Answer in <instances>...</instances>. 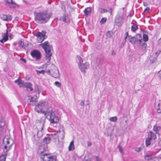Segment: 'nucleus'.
I'll return each instance as SVG.
<instances>
[{
	"mask_svg": "<svg viewBox=\"0 0 161 161\" xmlns=\"http://www.w3.org/2000/svg\"><path fill=\"white\" fill-rule=\"evenodd\" d=\"M51 17V14L47 12H42L35 14V19L39 23L45 24L48 21Z\"/></svg>",
	"mask_w": 161,
	"mask_h": 161,
	"instance_id": "f257e3e1",
	"label": "nucleus"
},
{
	"mask_svg": "<svg viewBox=\"0 0 161 161\" xmlns=\"http://www.w3.org/2000/svg\"><path fill=\"white\" fill-rule=\"evenodd\" d=\"M46 53L45 59L47 61V64L50 63L51 59V56L52 55L51 50L53 48L52 46L49 44L48 41H46L44 43L40 44Z\"/></svg>",
	"mask_w": 161,
	"mask_h": 161,
	"instance_id": "f03ea898",
	"label": "nucleus"
},
{
	"mask_svg": "<svg viewBox=\"0 0 161 161\" xmlns=\"http://www.w3.org/2000/svg\"><path fill=\"white\" fill-rule=\"evenodd\" d=\"M47 102L43 101H40L36 106L35 110L38 113H42L44 114L45 116H46L47 113L42 109L47 106Z\"/></svg>",
	"mask_w": 161,
	"mask_h": 161,
	"instance_id": "7ed1b4c3",
	"label": "nucleus"
},
{
	"mask_svg": "<svg viewBox=\"0 0 161 161\" xmlns=\"http://www.w3.org/2000/svg\"><path fill=\"white\" fill-rule=\"evenodd\" d=\"M49 112L47 111L48 113V115L49 116V120L52 123H58L59 120V117L56 115L54 112H52V109L50 108Z\"/></svg>",
	"mask_w": 161,
	"mask_h": 161,
	"instance_id": "20e7f679",
	"label": "nucleus"
},
{
	"mask_svg": "<svg viewBox=\"0 0 161 161\" xmlns=\"http://www.w3.org/2000/svg\"><path fill=\"white\" fill-rule=\"evenodd\" d=\"M40 158L43 161H57L55 156H52L48 154L41 155Z\"/></svg>",
	"mask_w": 161,
	"mask_h": 161,
	"instance_id": "39448f33",
	"label": "nucleus"
},
{
	"mask_svg": "<svg viewBox=\"0 0 161 161\" xmlns=\"http://www.w3.org/2000/svg\"><path fill=\"white\" fill-rule=\"evenodd\" d=\"M156 138V134L152 131H150L148 134V137L146 140V145L148 146L150 145L151 141L152 138L155 139Z\"/></svg>",
	"mask_w": 161,
	"mask_h": 161,
	"instance_id": "423d86ee",
	"label": "nucleus"
},
{
	"mask_svg": "<svg viewBox=\"0 0 161 161\" xmlns=\"http://www.w3.org/2000/svg\"><path fill=\"white\" fill-rule=\"evenodd\" d=\"M31 54L32 57L36 58V60H40L41 58V53L38 50H32L31 53Z\"/></svg>",
	"mask_w": 161,
	"mask_h": 161,
	"instance_id": "0eeeda50",
	"label": "nucleus"
},
{
	"mask_svg": "<svg viewBox=\"0 0 161 161\" xmlns=\"http://www.w3.org/2000/svg\"><path fill=\"white\" fill-rule=\"evenodd\" d=\"M27 97L28 99L27 100V102L28 104L32 106L35 105L37 102L36 96H34V97H31L28 96Z\"/></svg>",
	"mask_w": 161,
	"mask_h": 161,
	"instance_id": "6e6552de",
	"label": "nucleus"
},
{
	"mask_svg": "<svg viewBox=\"0 0 161 161\" xmlns=\"http://www.w3.org/2000/svg\"><path fill=\"white\" fill-rule=\"evenodd\" d=\"M46 32L45 31H42V32H38L36 36L38 37H40L39 42H42L46 38L47 36L45 35Z\"/></svg>",
	"mask_w": 161,
	"mask_h": 161,
	"instance_id": "1a4fd4ad",
	"label": "nucleus"
},
{
	"mask_svg": "<svg viewBox=\"0 0 161 161\" xmlns=\"http://www.w3.org/2000/svg\"><path fill=\"white\" fill-rule=\"evenodd\" d=\"M53 69L51 70V74L53 77L55 78H58L60 76L58 70L54 65H53Z\"/></svg>",
	"mask_w": 161,
	"mask_h": 161,
	"instance_id": "9d476101",
	"label": "nucleus"
},
{
	"mask_svg": "<svg viewBox=\"0 0 161 161\" xmlns=\"http://www.w3.org/2000/svg\"><path fill=\"white\" fill-rule=\"evenodd\" d=\"M114 127L113 126L108 127L106 130L104 134L107 136H111L114 130Z\"/></svg>",
	"mask_w": 161,
	"mask_h": 161,
	"instance_id": "9b49d317",
	"label": "nucleus"
},
{
	"mask_svg": "<svg viewBox=\"0 0 161 161\" xmlns=\"http://www.w3.org/2000/svg\"><path fill=\"white\" fill-rule=\"evenodd\" d=\"M89 67V64L87 63L81 64H80V65L79 66L80 69L84 73H85V69H88Z\"/></svg>",
	"mask_w": 161,
	"mask_h": 161,
	"instance_id": "f8f14e48",
	"label": "nucleus"
},
{
	"mask_svg": "<svg viewBox=\"0 0 161 161\" xmlns=\"http://www.w3.org/2000/svg\"><path fill=\"white\" fill-rule=\"evenodd\" d=\"M0 17L2 20L6 21H10L12 18L11 15L7 14L1 15Z\"/></svg>",
	"mask_w": 161,
	"mask_h": 161,
	"instance_id": "ddd939ff",
	"label": "nucleus"
},
{
	"mask_svg": "<svg viewBox=\"0 0 161 161\" xmlns=\"http://www.w3.org/2000/svg\"><path fill=\"white\" fill-rule=\"evenodd\" d=\"M40 125H41V131H37V136L39 138L41 137L43 135L42 130L43 129V125L44 124V121L42 120H40Z\"/></svg>",
	"mask_w": 161,
	"mask_h": 161,
	"instance_id": "4468645a",
	"label": "nucleus"
},
{
	"mask_svg": "<svg viewBox=\"0 0 161 161\" xmlns=\"http://www.w3.org/2000/svg\"><path fill=\"white\" fill-rule=\"evenodd\" d=\"M122 17L121 16L118 15L116 16L115 19L116 25L118 26L120 25L122 21Z\"/></svg>",
	"mask_w": 161,
	"mask_h": 161,
	"instance_id": "2eb2a0df",
	"label": "nucleus"
},
{
	"mask_svg": "<svg viewBox=\"0 0 161 161\" xmlns=\"http://www.w3.org/2000/svg\"><path fill=\"white\" fill-rule=\"evenodd\" d=\"M2 39L0 40V42L3 43L8 40V31L2 35Z\"/></svg>",
	"mask_w": 161,
	"mask_h": 161,
	"instance_id": "dca6fc26",
	"label": "nucleus"
},
{
	"mask_svg": "<svg viewBox=\"0 0 161 161\" xmlns=\"http://www.w3.org/2000/svg\"><path fill=\"white\" fill-rule=\"evenodd\" d=\"M134 40H136V42H139L140 44H141L142 42H143V40L142 39V37L141 35L139 34H137L135 36H134Z\"/></svg>",
	"mask_w": 161,
	"mask_h": 161,
	"instance_id": "f3484780",
	"label": "nucleus"
},
{
	"mask_svg": "<svg viewBox=\"0 0 161 161\" xmlns=\"http://www.w3.org/2000/svg\"><path fill=\"white\" fill-rule=\"evenodd\" d=\"M61 19L66 23H68L70 21V19L68 16L65 14H64L61 17Z\"/></svg>",
	"mask_w": 161,
	"mask_h": 161,
	"instance_id": "a211bd4d",
	"label": "nucleus"
},
{
	"mask_svg": "<svg viewBox=\"0 0 161 161\" xmlns=\"http://www.w3.org/2000/svg\"><path fill=\"white\" fill-rule=\"evenodd\" d=\"M13 144V142H12L10 145H5L4 146V147L3 148V151L5 153H7L8 151L10 150V147Z\"/></svg>",
	"mask_w": 161,
	"mask_h": 161,
	"instance_id": "6ab92c4d",
	"label": "nucleus"
},
{
	"mask_svg": "<svg viewBox=\"0 0 161 161\" xmlns=\"http://www.w3.org/2000/svg\"><path fill=\"white\" fill-rule=\"evenodd\" d=\"M4 129H0V140H1V139L2 138L3 142H4V140L6 139L5 138H3L4 136Z\"/></svg>",
	"mask_w": 161,
	"mask_h": 161,
	"instance_id": "aec40b11",
	"label": "nucleus"
},
{
	"mask_svg": "<svg viewBox=\"0 0 161 161\" xmlns=\"http://www.w3.org/2000/svg\"><path fill=\"white\" fill-rule=\"evenodd\" d=\"M91 12V8L90 7L87 8L85 9L84 12L86 16L89 15Z\"/></svg>",
	"mask_w": 161,
	"mask_h": 161,
	"instance_id": "412c9836",
	"label": "nucleus"
},
{
	"mask_svg": "<svg viewBox=\"0 0 161 161\" xmlns=\"http://www.w3.org/2000/svg\"><path fill=\"white\" fill-rule=\"evenodd\" d=\"M23 82L24 81L23 80L19 78L14 81V82L15 83L18 84L20 87H21L22 85H23Z\"/></svg>",
	"mask_w": 161,
	"mask_h": 161,
	"instance_id": "4be33fe9",
	"label": "nucleus"
},
{
	"mask_svg": "<svg viewBox=\"0 0 161 161\" xmlns=\"http://www.w3.org/2000/svg\"><path fill=\"white\" fill-rule=\"evenodd\" d=\"M74 141H72L69 147V151L73 150L74 148Z\"/></svg>",
	"mask_w": 161,
	"mask_h": 161,
	"instance_id": "5701e85b",
	"label": "nucleus"
},
{
	"mask_svg": "<svg viewBox=\"0 0 161 161\" xmlns=\"http://www.w3.org/2000/svg\"><path fill=\"white\" fill-rule=\"evenodd\" d=\"M6 123L3 120H0V129H4Z\"/></svg>",
	"mask_w": 161,
	"mask_h": 161,
	"instance_id": "b1692460",
	"label": "nucleus"
},
{
	"mask_svg": "<svg viewBox=\"0 0 161 161\" xmlns=\"http://www.w3.org/2000/svg\"><path fill=\"white\" fill-rule=\"evenodd\" d=\"M31 86L32 84L31 83L23 82V83L22 87H25L29 88V87H31Z\"/></svg>",
	"mask_w": 161,
	"mask_h": 161,
	"instance_id": "393cba45",
	"label": "nucleus"
},
{
	"mask_svg": "<svg viewBox=\"0 0 161 161\" xmlns=\"http://www.w3.org/2000/svg\"><path fill=\"white\" fill-rule=\"evenodd\" d=\"M156 108L157 109V112L158 113H161V101L158 104Z\"/></svg>",
	"mask_w": 161,
	"mask_h": 161,
	"instance_id": "a878e982",
	"label": "nucleus"
},
{
	"mask_svg": "<svg viewBox=\"0 0 161 161\" xmlns=\"http://www.w3.org/2000/svg\"><path fill=\"white\" fill-rule=\"evenodd\" d=\"M51 138L50 137H45L43 139V141L46 144L49 143L51 142Z\"/></svg>",
	"mask_w": 161,
	"mask_h": 161,
	"instance_id": "bb28decb",
	"label": "nucleus"
},
{
	"mask_svg": "<svg viewBox=\"0 0 161 161\" xmlns=\"http://www.w3.org/2000/svg\"><path fill=\"white\" fill-rule=\"evenodd\" d=\"M161 127L159 126H158L157 125H155L154 126L153 128V130L154 131L157 133V132L160 130Z\"/></svg>",
	"mask_w": 161,
	"mask_h": 161,
	"instance_id": "cd10ccee",
	"label": "nucleus"
},
{
	"mask_svg": "<svg viewBox=\"0 0 161 161\" xmlns=\"http://www.w3.org/2000/svg\"><path fill=\"white\" fill-rule=\"evenodd\" d=\"M11 8H15L18 7V5L14 2L9 5Z\"/></svg>",
	"mask_w": 161,
	"mask_h": 161,
	"instance_id": "c85d7f7f",
	"label": "nucleus"
},
{
	"mask_svg": "<svg viewBox=\"0 0 161 161\" xmlns=\"http://www.w3.org/2000/svg\"><path fill=\"white\" fill-rule=\"evenodd\" d=\"M39 137H36L35 135H33L32 138V140L34 143H36L38 142L39 140Z\"/></svg>",
	"mask_w": 161,
	"mask_h": 161,
	"instance_id": "c756f323",
	"label": "nucleus"
},
{
	"mask_svg": "<svg viewBox=\"0 0 161 161\" xmlns=\"http://www.w3.org/2000/svg\"><path fill=\"white\" fill-rule=\"evenodd\" d=\"M6 153H5L4 154H2L0 156V161H5L6 158Z\"/></svg>",
	"mask_w": 161,
	"mask_h": 161,
	"instance_id": "7c9ffc66",
	"label": "nucleus"
},
{
	"mask_svg": "<svg viewBox=\"0 0 161 161\" xmlns=\"http://www.w3.org/2000/svg\"><path fill=\"white\" fill-rule=\"evenodd\" d=\"M128 40L129 42H131L132 44H134L136 43V40H134V37L130 36L128 38Z\"/></svg>",
	"mask_w": 161,
	"mask_h": 161,
	"instance_id": "2f4dec72",
	"label": "nucleus"
},
{
	"mask_svg": "<svg viewBox=\"0 0 161 161\" xmlns=\"http://www.w3.org/2000/svg\"><path fill=\"white\" fill-rule=\"evenodd\" d=\"M50 136L53 139H56L58 138V136L56 133H53L50 135Z\"/></svg>",
	"mask_w": 161,
	"mask_h": 161,
	"instance_id": "473e14b6",
	"label": "nucleus"
},
{
	"mask_svg": "<svg viewBox=\"0 0 161 161\" xmlns=\"http://www.w3.org/2000/svg\"><path fill=\"white\" fill-rule=\"evenodd\" d=\"M145 159L146 160L149 161L152 159V156L151 155H146L145 156Z\"/></svg>",
	"mask_w": 161,
	"mask_h": 161,
	"instance_id": "72a5a7b5",
	"label": "nucleus"
},
{
	"mask_svg": "<svg viewBox=\"0 0 161 161\" xmlns=\"http://www.w3.org/2000/svg\"><path fill=\"white\" fill-rule=\"evenodd\" d=\"M143 40L145 42H146L148 40V37L147 34H144L143 36Z\"/></svg>",
	"mask_w": 161,
	"mask_h": 161,
	"instance_id": "f704fd0d",
	"label": "nucleus"
},
{
	"mask_svg": "<svg viewBox=\"0 0 161 161\" xmlns=\"http://www.w3.org/2000/svg\"><path fill=\"white\" fill-rule=\"evenodd\" d=\"M137 29L138 27L136 25H133L131 28V31L134 32Z\"/></svg>",
	"mask_w": 161,
	"mask_h": 161,
	"instance_id": "c9c22d12",
	"label": "nucleus"
},
{
	"mask_svg": "<svg viewBox=\"0 0 161 161\" xmlns=\"http://www.w3.org/2000/svg\"><path fill=\"white\" fill-rule=\"evenodd\" d=\"M142 49L143 50H145L147 47V43L145 42H142Z\"/></svg>",
	"mask_w": 161,
	"mask_h": 161,
	"instance_id": "e433bc0d",
	"label": "nucleus"
},
{
	"mask_svg": "<svg viewBox=\"0 0 161 161\" xmlns=\"http://www.w3.org/2000/svg\"><path fill=\"white\" fill-rule=\"evenodd\" d=\"M109 120L111 121L115 122L117 120V118L116 116L112 117L110 118Z\"/></svg>",
	"mask_w": 161,
	"mask_h": 161,
	"instance_id": "4c0bfd02",
	"label": "nucleus"
},
{
	"mask_svg": "<svg viewBox=\"0 0 161 161\" xmlns=\"http://www.w3.org/2000/svg\"><path fill=\"white\" fill-rule=\"evenodd\" d=\"M99 9L100 10V13L101 14L107 13L108 12V11L107 10L103 8H100Z\"/></svg>",
	"mask_w": 161,
	"mask_h": 161,
	"instance_id": "58836bf2",
	"label": "nucleus"
},
{
	"mask_svg": "<svg viewBox=\"0 0 161 161\" xmlns=\"http://www.w3.org/2000/svg\"><path fill=\"white\" fill-rule=\"evenodd\" d=\"M37 72V74L38 75H40L41 74H44L45 72V71L44 70H36Z\"/></svg>",
	"mask_w": 161,
	"mask_h": 161,
	"instance_id": "ea45409f",
	"label": "nucleus"
},
{
	"mask_svg": "<svg viewBox=\"0 0 161 161\" xmlns=\"http://www.w3.org/2000/svg\"><path fill=\"white\" fill-rule=\"evenodd\" d=\"M18 44L20 47H23L24 45V42L22 40H21L19 41Z\"/></svg>",
	"mask_w": 161,
	"mask_h": 161,
	"instance_id": "a19ab883",
	"label": "nucleus"
},
{
	"mask_svg": "<svg viewBox=\"0 0 161 161\" xmlns=\"http://www.w3.org/2000/svg\"><path fill=\"white\" fill-rule=\"evenodd\" d=\"M118 148H119V151L120 152V153H123V148H122V147L120 146V145L119 144L118 146Z\"/></svg>",
	"mask_w": 161,
	"mask_h": 161,
	"instance_id": "79ce46f5",
	"label": "nucleus"
},
{
	"mask_svg": "<svg viewBox=\"0 0 161 161\" xmlns=\"http://www.w3.org/2000/svg\"><path fill=\"white\" fill-rule=\"evenodd\" d=\"M6 140L7 142V144L6 145H10V144H9V143L10 142H11V144L12 143V142H13L10 139H6Z\"/></svg>",
	"mask_w": 161,
	"mask_h": 161,
	"instance_id": "37998d69",
	"label": "nucleus"
},
{
	"mask_svg": "<svg viewBox=\"0 0 161 161\" xmlns=\"http://www.w3.org/2000/svg\"><path fill=\"white\" fill-rule=\"evenodd\" d=\"M54 84L56 86L58 87H60L61 85V83L58 81L55 82Z\"/></svg>",
	"mask_w": 161,
	"mask_h": 161,
	"instance_id": "c03bdc74",
	"label": "nucleus"
},
{
	"mask_svg": "<svg viewBox=\"0 0 161 161\" xmlns=\"http://www.w3.org/2000/svg\"><path fill=\"white\" fill-rule=\"evenodd\" d=\"M35 90L36 91L38 92V94H39L42 91L41 89L40 88H39L38 86H37V88L36 87V88Z\"/></svg>",
	"mask_w": 161,
	"mask_h": 161,
	"instance_id": "a18cd8bd",
	"label": "nucleus"
},
{
	"mask_svg": "<svg viewBox=\"0 0 161 161\" xmlns=\"http://www.w3.org/2000/svg\"><path fill=\"white\" fill-rule=\"evenodd\" d=\"M13 2L12 0H7L6 4L9 5Z\"/></svg>",
	"mask_w": 161,
	"mask_h": 161,
	"instance_id": "49530a36",
	"label": "nucleus"
},
{
	"mask_svg": "<svg viewBox=\"0 0 161 161\" xmlns=\"http://www.w3.org/2000/svg\"><path fill=\"white\" fill-rule=\"evenodd\" d=\"M78 58H79L78 65L79 66V65H80V64H81V63L82 62L83 60L80 57H78Z\"/></svg>",
	"mask_w": 161,
	"mask_h": 161,
	"instance_id": "de8ad7c7",
	"label": "nucleus"
},
{
	"mask_svg": "<svg viewBox=\"0 0 161 161\" xmlns=\"http://www.w3.org/2000/svg\"><path fill=\"white\" fill-rule=\"evenodd\" d=\"M106 19L105 18H103L101 21H100V23H104L106 21Z\"/></svg>",
	"mask_w": 161,
	"mask_h": 161,
	"instance_id": "09e8293b",
	"label": "nucleus"
},
{
	"mask_svg": "<svg viewBox=\"0 0 161 161\" xmlns=\"http://www.w3.org/2000/svg\"><path fill=\"white\" fill-rule=\"evenodd\" d=\"M106 36L108 37H110L111 36V34L109 31H108L106 32Z\"/></svg>",
	"mask_w": 161,
	"mask_h": 161,
	"instance_id": "8fccbe9b",
	"label": "nucleus"
},
{
	"mask_svg": "<svg viewBox=\"0 0 161 161\" xmlns=\"http://www.w3.org/2000/svg\"><path fill=\"white\" fill-rule=\"evenodd\" d=\"M125 35H126V36L125 37V38L124 39L125 41H126V39L127 37H128V38L129 37H130V36L128 35V32H126Z\"/></svg>",
	"mask_w": 161,
	"mask_h": 161,
	"instance_id": "3c124183",
	"label": "nucleus"
},
{
	"mask_svg": "<svg viewBox=\"0 0 161 161\" xmlns=\"http://www.w3.org/2000/svg\"><path fill=\"white\" fill-rule=\"evenodd\" d=\"M158 76L161 80V70L158 71Z\"/></svg>",
	"mask_w": 161,
	"mask_h": 161,
	"instance_id": "603ef678",
	"label": "nucleus"
},
{
	"mask_svg": "<svg viewBox=\"0 0 161 161\" xmlns=\"http://www.w3.org/2000/svg\"><path fill=\"white\" fill-rule=\"evenodd\" d=\"M150 10V8L148 7L147 8L144 10V12H148Z\"/></svg>",
	"mask_w": 161,
	"mask_h": 161,
	"instance_id": "864d4df0",
	"label": "nucleus"
},
{
	"mask_svg": "<svg viewBox=\"0 0 161 161\" xmlns=\"http://www.w3.org/2000/svg\"><path fill=\"white\" fill-rule=\"evenodd\" d=\"M20 60L22 61H23V62H24V63H25L26 62V60L25 59H24L22 58H20Z\"/></svg>",
	"mask_w": 161,
	"mask_h": 161,
	"instance_id": "5fc2aeb1",
	"label": "nucleus"
},
{
	"mask_svg": "<svg viewBox=\"0 0 161 161\" xmlns=\"http://www.w3.org/2000/svg\"><path fill=\"white\" fill-rule=\"evenodd\" d=\"M115 54H116V52L114 50H113L112 51L111 55H115Z\"/></svg>",
	"mask_w": 161,
	"mask_h": 161,
	"instance_id": "6e6d98bb",
	"label": "nucleus"
},
{
	"mask_svg": "<svg viewBox=\"0 0 161 161\" xmlns=\"http://www.w3.org/2000/svg\"><path fill=\"white\" fill-rule=\"evenodd\" d=\"M87 144L88 146L89 147L91 146L92 145L91 142L89 141H88L87 142Z\"/></svg>",
	"mask_w": 161,
	"mask_h": 161,
	"instance_id": "4d7b16f0",
	"label": "nucleus"
},
{
	"mask_svg": "<svg viewBox=\"0 0 161 161\" xmlns=\"http://www.w3.org/2000/svg\"><path fill=\"white\" fill-rule=\"evenodd\" d=\"M80 104L81 106H84V101H82L80 102Z\"/></svg>",
	"mask_w": 161,
	"mask_h": 161,
	"instance_id": "13d9d810",
	"label": "nucleus"
},
{
	"mask_svg": "<svg viewBox=\"0 0 161 161\" xmlns=\"http://www.w3.org/2000/svg\"><path fill=\"white\" fill-rule=\"evenodd\" d=\"M50 108H51H51H48V110L46 111V112H45L47 113L46 115V116H47V115H48V113H47V111L49 112L50 110Z\"/></svg>",
	"mask_w": 161,
	"mask_h": 161,
	"instance_id": "bf43d9fd",
	"label": "nucleus"
},
{
	"mask_svg": "<svg viewBox=\"0 0 161 161\" xmlns=\"http://www.w3.org/2000/svg\"><path fill=\"white\" fill-rule=\"evenodd\" d=\"M112 11L113 9L112 8H110L109 9V12L111 14H112Z\"/></svg>",
	"mask_w": 161,
	"mask_h": 161,
	"instance_id": "052dcab7",
	"label": "nucleus"
},
{
	"mask_svg": "<svg viewBox=\"0 0 161 161\" xmlns=\"http://www.w3.org/2000/svg\"><path fill=\"white\" fill-rule=\"evenodd\" d=\"M141 150V148H139L138 150H136V151L138 152H139Z\"/></svg>",
	"mask_w": 161,
	"mask_h": 161,
	"instance_id": "680f3d73",
	"label": "nucleus"
},
{
	"mask_svg": "<svg viewBox=\"0 0 161 161\" xmlns=\"http://www.w3.org/2000/svg\"><path fill=\"white\" fill-rule=\"evenodd\" d=\"M29 88L30 89V91H31L33 90V88L31 87H29Z\"/></svg>",
	"mask_w": 161,
	"mask_h": 161,
	"instance_id": "e2e57ef3",
	"label": "nucleus"
},
{
	"mask_svg": "<svg viewBox=\"0 0 161 161\" xmlns=\"http://www.w3.org/2000/svg\"><path fill=\"white\" fill-rule=\"evenodd\" d=\"M47 73H50L51 74V70H48L47 71Z\"/></svg>",
	"mask_w": 161,
	"mask_h": 161,
	"instance_id": "0e129e2a",
	"label": "nucleus"
},
{
	"mask_svg": "<svg viewBox=\"0 0 161 161\" xmlns=\"http://www.w3.org/2000/svg\"><path fill=\"white\" fill-rule=\"evenodd\" d=\"M159 157L161 159V154L159 155Z\"/></svg>",
	"mask_w": 161,
	"mask_h": 161,
	"instance_id": "69168bd1",
	"label": "nucleus"
},
{
	"mask_svg": "<svg viewBox=\"0 0 161 161\" xmlns=\"http://www.w3.org/2000/svg\"><path fill=\"white\" fill-rule=\"evenodd\" d=\"M157 53H157H157H155V54H157Z\"/></svg>",
	"mask_w": 161,
	"mask_h": 161,
	"instance_id": "338daca9",
	"label": "nucleus"
},
{
	"mask_svg": "<svg viewBox=\"0 0 161 161\" xmlns=\"http://www.w3.org/2000/svg\"><path fill=\"white\" fill-rule=\"evenodd\" d=\"M40 152L41 153H42V152Z\"/></svg>",
	"mask_w": 161,
	"mask_h": 161,
	"instance_id": "774afa93",
	"label": "nucleus"
}]
</instances>
